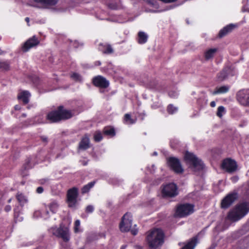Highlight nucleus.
<instances>
[{"label":"nucleus","instance_id":"nucleus-50","mask_svg":"<svg viewBox=\"0 0 249 249\" xmlns=\"http://www.w3.org/2000/svg\"><path fill=\"white\" fill-rule=\"evenodd\" d=\"M125 247H126L125 246H123L122 247L121 249H125Z\"/></svg>","mask_w":249,"mask_h":249},{"label":"nucleus","instance_id":"nucleus-30","mask_svg":"<svg viewBox=\"0 0 249 249\" xmlns=\"http://www.w3.org/2000/svg\"><path fill=\"white\" fill-rule=\"evenodd\" d=\"M0 69L7 71L9 69V63L7 61H0Z\"/></svg>","mask_w":249,"mask_h":249},{"label":"nucleus","instance_id":"nucleus-39","mask_svg":"<svg viewBox=\"0 0 249 249\" xmlns=\"http://www.w3.org/2000/svg\"><path fill=\"white\" fill-rule=\"evenodd\" d=\"M48 179L44 178L39 180V183L41 184H44L48 182Z\"/></svg>","mask_w":249,"mask_h":249},{"label":"nucleus","instance_id":"nucleus-42","mask_svg":"<svg viewBox=\"0 0 249 249\" xmlns=\"http://www.w3.org/2000/svg\"><path fill=\"white\" fill-rule=\"evenodd\" d=\"M11 210V207L9 205H7L5 207V211L6 212H9L10 211V210Z\"/></svg>","mask_w":249,"mask_h":249},{"label":"nucleus","instance_id":"nucleus-34","mask_svg":"<svg viewBox=\"0 0 249 249\" xmlns=\"http://www.w3.org/2000/svg\"><path fill=\"white\" fill-rule=\"evenodd\" d=\"M94 139L96 142H100L103 139L102 135L100 132H96L94 135Z\"/></svg>","mask_w":249,"mask_h":249},{"label":"nucleus","instance_id":"nucleus-19","mask_svg":"<svg viewBox=\"0 0 249 249\" xmlns=\"http://www.w3.org/2000/svg\"><path fill=\"white\" fill-rule=\"evenodd\" d=\"M197 243V237H194L181 249H194Z\"/></svg>","mask_w":249,"mask_h":249},{"label":"nucleus","instance_id":"nucleus-53","mask_svg":"<svg viewBox=\"0 0 249 249\" xmlns=\"http://www.w3.org/2000/svg\"><path fill=\"white\" fill-rule=\"evenodd\" d=\"M46 213H47V214H48L49 213V212H48V211H47V212H46Z\"/></svg>","mask_w":249,"mask_h":249},{"label":"nucleus","instance_id":"nucleus-2","mask_svg":"<svg viewBox=\"0 0 249 249\" xmlns=\"http://www.w3.org/2000/svg\"><path fill=\"white\" fill-rule=\"evenodd\" d=\"M249 212V204L243 202L237 205L230 211L227 215V219L231 221H237L243 217Z\"/></svg>","mask_w":249,"mask_h":249},{"label":"nucleus","instance_id":"nucleus-45","mask_svg":"<svg viewBox=\"0 0 249 249\" xmlns=\"http://www.w3.org/2000/svg\"><path fill=\"white\" fill-rule=\"evenodd\" d=\"M101 64V63L100 61H97L95 62V65L96 66H100Z\"/></svg>","mask_w":249,"mask_h":249},{"label":"nucleus","instance_id":"nucleus-12","mask_svg":"<svg viewBox=\"0 0 249 249\" xmlns=\"http://www.w3.org/2000/svg\"><path fill=\"white\" fill-rule=\"evenodd\" d=\"M168 163L170 168L176 173H183V169L178 159L174 157H170L168 160Z\"/></svg>","mask_w":249,"mask_h":249},{"label":"nucleus","instance_id":"nucleus-55","mask_svg":"<svg viewBox=\"0 0 249 249\" xmlns=\"http://www.w3.org/2000/svg\"><path fill=\"white\" fill-rule=\"evenodd\" d=\"M35 6H36V7H39V6H37V5H34Z\"/></svg>","mask_w":249,"mask_h":249},{"label":"nucleus","instance_id":"nucleus-36","mask_svg":"<svg viewBox=\"0 0 249 249\" xmlns=\"http://www.w3.org/2000/svg\"><path fill=\"white\" fill-rule=\"evenodd\" d=\"M179 143V142L177 139H173L170 142L171 146L173 148H176Z\"/></svg>","mask_w":249,"mask_h":249},{"label":"nucleus","instance_id":"nucleus-28","mask_svg":"<svg viewBox=\"0 0 249 249\" xmlns=\"http://www.w3.org/2000/svg\"><path fill=\"white\" fill-rule=\"evenodd\" d=\"M124 121L127 124H133L136 122V120L131 118L129 114H125L124 116Z\"/></svg>","mask_w":249,"mask_h":249},{"label":"nucleus","instance_id":"nucleus-16","mask_svg":"<svg viewBox=\"0 0 249 249\" xmlns=\"http://www.w3.org/2000/svg\"><path fill=\"white\" fill-rule=\"evenodd\" d=\"M89 147V139L87 135H85L80 142L78 148L81 150H85Z\"/></svg>","mask_w":249,"mask_h":249},{"label":"nucleus","instance_id":"nucleus-27","mask_svg":"<svg viewBox=\"0 0 249 249\" xmlns=\"http://www.w3.org/2000/svg\"><path fill=\"white\" fill-rule=\"evenodd\" d=\"M95 183V181H93L84 185L81 189L82 194H84L89 192V190L94 186Z\"/></svg>","mask_w":249,"mask_h":249},{"label":"nucleus","instance_id":"nucleus-7","mask_svg":"<svg viewBox=\"0 0 249 249\" xmlns=\"http://www.w3.org/2000/svg\"><path fill=\"white\" fill-rule=\"evenodd\" d=\"M78 195V190L76 187H73L68 191L67 196L69 207L71 208L75 207L77 203Z\"/></svg>","mask_w":249,"mask_h":249},{"label":"nucleus","instance_id":"nucleus-32","mask_svg":"<svg viewBox=\"0 0 249 249\" xmlns=\"http://www.w3.org/2000/svg\"><path fill=\"white\" fill-rule=\"evenodd\" d=\"M167 110L169 114H172L177 111L178 108L170 104L167 107Z\"/></svg>","mask_w":249,"mask_h":249},{"label":"nucleus","instance_id":"nucleus-3","mask_svg":"<svg viewBox=\"0 0 249 249\" xmlns=\"http://www.w3.org/2000/svg\"><path fill=\"white\" fill-rule=\"evenodd\" d=\"M71 117L72 113L70 110L64 109L63 106H59L56 110L49 112L47 119L51 123H56L70 119Z\"/></svg>","mask_w":249,"mask_h":249},{"label":"nucleus","instance_id":"nucleus-51","mask_svg":"<svg viewBox=\"0 0 249 249\" xmlns=\"http://www.w3.org/2000/svg\"><path fill=\"white\" fill-rule=\"evenodd\" d=\"M169 95H170V96H171V97H174V96H172V95H171V93H169Z\"/></svg>","mask_w":249,"mask_h":249},{"label":"nucleus","instance_id":"nucleus-13","mask_svg":"<svg viewBox=\"0 0 249 249\" xmlns=\"http://www.w3.org/2000/svg\"><path fill=\"white\" fill-rule=\"evenodd\" d=\"M93 85L102 89H105L109 86V82L105 77L101 75L94 77L92 79Z\"/></svg>","mask_w":249,"mask_h":249},{"label":"nucleus","instance_id":"nucleus-11","mask_svg":"<svg viewBox=\"0 0 249 249\" xmlns=\"http://www.w3.org/2000/svg\"><path fill=\"white\" fill-rule=\"evenodd\" d=\"M238 195L236 192L229 194L222 200L221 206L222 208L227 209L229 207L237 198Z\"/></svg>","mask_w":249,"mask_h":249},{"label":"nucleus","instance_id":"nucleus-4","mask_svg":"<svg viewBox=\"0 0 249 249\" xmlns=\"http://www.w3.org/2000/svg\"><path fill=\"white\" fill-rule=\"evenodd\" d=\"M184 159L189 164V168L194 172H197L203 169L204 164L202 161L194 154L186 152Z\"/></svg>","mask_w":249,"mask_h":249},{"label":"nucleus","instance_id":"nucleus-15","mask_svg":"<svg viewBox=\"0 0 249 249\" xmlns=\"http://www.w3.org/2000/svg\"><path fill=\"white\" fill-rule=\"evenodd\" d=\"M39 41L36 36L28 39L23 45L22 49L23 52H27L29 50L34 47L37 46Z\"/></svg>","mask_w":249,"mask_h":249},{"label":"nucleus","instance_id":"nucleus-41","mask_svg":"<svg viewBox=\"0 0 249 249\" xmlns=\"http://www.w3.org/2000/svg\"><path fill=\"white\" fill-rule=\"evenodd\" d=\"M131 232L133 235H135L138 233V230H132L131 231Z\"/></svg>","mask_w":249,"mask_h":249},{"label":"nucleus","instance_id":"nucleus-38","mask_svg":"<svg viewBox=\"0 0 249 249\" xmlns=\"http://www.w3.org/2000/svg\"><path fill=\"white\" fill-rule=\"evenodd\" d=\"M71 77L75 80H80V76L79 74L76 73H73L71 75Z\"/></svg>","mask_w":249,"mask_h":249},{"label":"nucleus","instance_id":"nucleus-49","mask_svg":"<svg viewBox=\"0 0 249 249\" xmlns=\"http://www.w3.org/2000/svg\"><path fill=\"white\" fill-rule=\"evenodd\" d=\"M157 152H154L153 154V155H154V156H157Z\"/></svg>","mask_w":249,"mask_h":249},{"label":"nucleus","instance_id":"nucleus-18","mask_svg":"<svg viewBox=\"0 0 249 249\" xmlns=\"http://www.w3.org/2000/svg\"><path fill=\"white\" fill-rule=\"evenodd\" d=\"M30 96L31 94L30 92L28 91L24 90L19 93L18 98L19 100H22L24 104H26L29 102Z\"/></svg>","mask_w":249,"mask_h":249},{"label":"nucleus","instance_id":"nucleus-35","mask_svg":"<svg viewBox=\"0 0 249 249\" xmlns=\"http://www.w3.org/2000/svg\"><path fill=\"white\" fill-rule=\"evenodd\" d=\"M80 225V222L79 220H76L74 223V231L75 232H78L80 231L79 227Z\"/></svg>","mask_w":249,"mask_h":249},{"label":"nucleus","instance_id":"nucleus-48","mask_svg":"<svg viewBox=\"0 0 249 249\" xmlns=\"http://www.w3.org/2000/svg\"><path fill=\"white\" fill-rule=\"evenodd\" d=\"M42 140L44 141V142H46L47 141V138H42Z\"/></svg>","mask_w":249,"mask_h":249},{"label":"nucleus","instance_id":"nucleus-9","mask_svg":"<svg viewBox=\"0 0 249 249\" xmlns=\"http://www.w3.org/2000/svg\"><path fill=\"white\" fill-rule=\"evenodd\" d=\"M132 215L130 213H126L122 217L120 224V229L122 231L126 232L130 230L132 226Z\"/></svg>","mask_w":249,"mask_h":249},{"label":"nucleus","instance_id":"nucleus-10","mask_svg":"<svg viewBox=\"0 0 249 249\" xmlns=\"http://www.w3.org/2000/svg\"><path fill=\"white\" fill-rule=\"evenodd\" d=\"M237 101L244 106H249V89L239 91L236 95Z\"/></svg>","mask_w":249,"mask_h":249},{"label":"nucleus","instance_id":"nucleus-6","mask_svg":"<svg viewBox=\"0 0 249 249\" xmlns=\"http://www.w3.org/2000/svg\"><path fill=\"white\" fill-rule=\"evenodd\" d=\"M194 207V205L190 204H180L177 207L175 215L179 217L186 216L193 213Z\"/></svg>","mask_w":249,"mask_h":249},{"label":"nucleus","instance_id":"nucleus-43","mask_svg":"<svg viewBox=\"0 0 249 249\" xmlns=\"http://www.w3.org/2000/svg\"><path fill=\"white\" fill-rule=\"evenodd\" d=\"M134 248L135 249H142V247L138 245H135Z\"/></svg>","mask_w":249,"mask_h":249},{"label":"nucleus","instance_id":"nucleus-40","mask_svg":"<svg viewBox=\"0 0 249 249\" xmlns=\"http://www.w3.org/2000/svg\"><path fill=\"white\" fill-rule=\"evenodd\" d=\"M43 190H44V189H43V187H38L37 188L36 191L37 193L41 194L43 192Z\"/></svg>","mask_w":249,"mask_h":249},{"label":"nucleus","instance_id":"nucleus-21","mask_svg":"<svg viewBox=\"0 0 249 249\" xmlns=\"http://www.w3.org/2000/svg\"><path fill=\"white\" fill-rule=\"evenodd\" d=\"M229 68H224L221 71L218 73L217 75V80L219 81H222L224 80L228 76V75L229 73Z\"/></svg>","mask_w":249,"mask_h":249},{"label":"nucleus","instance_id":"nucleus-33","mask_svg":"<svg viewBox=\"0 0 249 249\" xmlns=\"http://www.w3.org/2000/svg\"><path fill=\"white\" fill-rule=\"evenodd\" d=\"M225 113V108L223 106H220L217 108L216 115L219 117H222L223 114Z\"/></svg>","mask_w":249,"mask_h":249},{"label":"nucleus","instance_id":"nucleus-37","mask_svg":"<svg viewBox=\"0 0 249 249\" xmlns=\"http://www.w3.org/2000/svg\"><path fill=\"white\" fill-rule=\"evenodd\" d=\"M94 207L92 205H88L86 208V212L87 213H91L94 211Z\"/></svg>","mask_w":249,"mask_h":249},{"label":"nucleus","instance_id":"nucleus-17","mask_svg":"<svg viewBox=\"0 0 249 249\" xmlns=\"http://www.w3.org/2000/svg\"><path fill=\"white\" fill-rule=\"evenodd\" d=\"M235 26L234 24H230L221 29L219 33L218 36L220 37H222L227 35L229 33L231 32Z\"/></svg>","mask_w":249,"mask_h":249},{"label":"nucleus","instance_id":"nucleus-46","mask_svg":"<svg viewBox=\"0 0 249 249\" xmlns=\"http://www.w3.org/2000/svg\"><path fill=\"white\" fill-rule=\"evenodd\" d=\"M25 21L27 22V23H28V26H29V21H30V19L28 17H26L25 19Z\"/></svg>","mask_w":249,"mask_h":249},{"label":"nucleus","instance_id":"nucleus-23","mask_svg":"<svg viewBox=\"0 0 249 249\" xmlns=\"http://www.w3.org/2000/svg\"><path fill=\"white\" fill-rule=\"evenodd\" d=\"M99 50L101 51L103 53L109 54L113 52V50L110 45L106 44L103 45L100 44Z\"/></svg>","mask_w":249,"mask_h":249},{"label":"nucleus","instance_id":"nucleus-14","mask_svg":"<svg viewBox=\"0 0 249 249\" xmlns=\"http://www.w3.org/2000/svg\"><path fill=\"white\" fill-rule=\"evenodd\" d=\"M222 167L229 173H232L236 171L237 164L236 162L232 160L227 159L223 160Z\"/></svg>","mask_w":249,"mask_h":249},{"label":"nucleus","instance_id":"nucleus-44","mask_svg":"<svg viewBox=\"0 0 249 249\" xmlns=\"http://www.w3.org/2000/svg\"><path fill=\"white\" fill-rule=\"evenodd\" d=\"M215 105H216V104H215V102L214 101H212L210 103V106L212 107H215Z\"/></svg>","mask_w":249,"mask_h":249},{"label":"nucleus","instance_id":"nucleus-24","mask_svg":"<svg viewBox=\"0 0 249 249\" xmlns=\"http://www.w3.org/2000/svg\"><path fill=\"white\" fill-rule=\"evenodd\" d=\"M229 87L227 86H223L220 87H216L214 91L213 92V94L215 95L226 93L229 91Z\"/></svg>","mask_w":249,"mask_h":249},{"label":"nucleus","instance_id":"nucleus-25","mask_svg":"<svg viewBox=\"0 0 249 249\" xmlns=\"http://www.w3.org/2000/svg\"><path fill=\"white\" fill-rule=\"evenodd\" d=\"M36 2L43 4L44 7L48 5H54L57 2V0H34Z\"/></svg>","mask_w":249,"mask_h":249},{"label":"nucleus","instance_id":"nucleus-26","mask_svg":"<svg viewBox=\"0 0 249 249\" xmlns=\"http://www.w3.org/2000/svg\"><path fill=\"white\" fill-rule=\"evenodd\" d=\"M103 132L104 134L110 137H113L115 135V131L114 128L109 126L105 127L104 128Z\"/></svg>","mask_w":249,"mask_h":249},{"label":"nucleus","instance_id":"nucleus-5","mask_svg":"<svg viewBox=\"0 0 249 249\" xmlns=\"http://www.w3.org/2000/svg\"><path fill=\"white\" fill-rule=\"evenodd\" d=\"M50 232L54 236L61 238L64 242H68L71 239L70 230L68 227L60 225L57 227H52Z\"/></svg>","mask_w":249,"mask_h":249},{"label":"nucleus","instance_id":"nucleus-8","mask_svg":"<svg viewBox=\"0 0 249 249\" xmlns=\"http://www.w3.org/2000/svg\"><path fill=\"white\" fill-rule=\"evenodd\" d=\"M178 194L177 186L173 183L166 185L162 190V195L164 197H172L176 196Z\"/></svg>","mask_w":249,"mask_h":249},{"label":"nucleus","instance_id":"nucleus-52","mask_svg":"<svg viewBox=\"0 0 249 249\" xmlns=\"http://www.w3.org/2000/svg\"><path fill=\"white\" fill-rule=\"evenodd\" d=\"M11 202V199H10L9 200H8V202Z\"/></svg>","mask_w":249,"mask_h":249},{"label":"nucleus","instance_id":"nucleus-29","mask_svg":"<svg viewBox=\"0 0 249 249\" xmlns=\"http://www.w3.org/2000/svg\"><path fill=\"white\" fill-rule=\"evenodd\" d=\"M58 204L55 201H53L52 203H51L49 205V207L50 208V210L53 213H55L58 208Z\"/></svg>","mask_w":249,"mask_h":249},{"label":"nucleus","instance_id":"nucleus-20","mask_svg":"<svg viewBox=\"0 0 249 249\" xmlns=\"http://www.w3.org/2000/svg\"><path fill=\"white\" fill-rule=\"evenodd\" d=\"M217 52V49L216 48H211L206 50L204 53L205 59L208 60L212 59Z\"/></svg>","mask_w":249,"mask_h":249},{"label":"nucleus","instance_id":"nucleus-47","mask_svg":"<svg viewBox=\"0 0 249 249\" xmlns=\"http://www.w3.org/2000/svg\"><path fill=\"white\" fill-rule=\"evenodd\" d=\"M15 109L16 110H19L20 109V107L19 106H18V105H16L15 107Z\"/></svg>","mask_w":249,"mask_h":249},{"label":"nucleus","instance_id":"nucleus-54","mask_svg":"<svg viewBox=\"0 0 249 249\" xmlns=\"http://www.w3.org/2000/svg\"><path fill=\"white\" fill-rule=\"evenodd\" d=\"M86 164H87V163L84 162V165H86Z\"/></svg>","mask_w":249,"mask_h":249},{"label":"nucleus","instance_id":"nucleus-22","mask_svg":"<svg viewBox=\"0 0 249 249\" xmlns=\"http://www.w3.org/2000/svg\"><path fill=\"white\" fill-rule=\"evenodd\" d=\"M148 39V35L142 31H140L138 34V42L139 44H144L146 42Z\"/></svg>","mask_w":249,"mask_h":249},{"label":"nucleus","instance_id":"nucleus-31","mask_svg":"<svg viewBox=\"0 0 249 249\" xmlns=\"http://www.w3.org/2000/svg\"><path fill=\"white\" fill-rule=\"evenodd\" d=\"M17 198L20 204H23L27 201L25 196L22 194H18Z\"/></svg>","mask_w":249,"mask_h":249},{"label":"nucleus","instance_id":"nucleus-1","mask_svg":"<svg viewBox=\"0 0 249 249\" xmlns=\"http://www.w3.org/2000/svg\"><path fill=\"white\" fill-rule=\"evenodd\" d=\"M164 233L160 229H154L147 233L146 241L150 249H156L163 243Z\"/></svg>","mask_w":249,"mask_h":249}]
</instances>
